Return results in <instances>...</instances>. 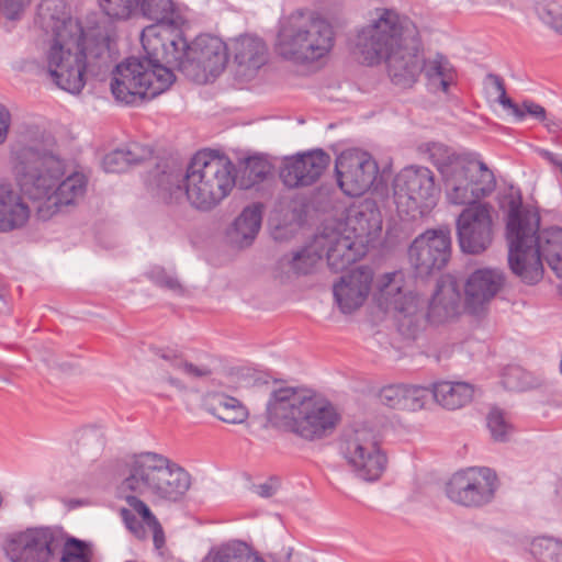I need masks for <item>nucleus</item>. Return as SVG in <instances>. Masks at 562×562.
Returning a JSON list of instances; mask_svg holds the SVG:
<instances>
[{"label": "nucleus", "instance_id": "5", "mask_svg": "<svg viewBox=\"0 0 562 562\" xmlns=\"http://www.w3.org/2000/svg\"><path fill=\"white\" fill-rule=\"evenodd\" d=\"M236 184V167L226 156L211 151L196 153L186 171L175 165H158L149 186L165 203H177L183 196L199 212L216 209Z\"/></svg>", "mask_w": 562, "mask_h": 562}, {"label": "nucleus", "instance_id": "33", "mask_svg": "<svg viewBox=\"0 0 562 562\" xmlns=\"http://www.w3.org/2000/svg\"><path fill=\"white\" fill-rule=\"evenodd\" d=\"M322 258L323 255L319 252L318 247H316V241L314 240L313 244L294 252L291 257H282L279 263L281 269L286 273L307 274L314 270Z\"/></svg>", "mask_w": 562, "mask_h": 562}, {"label": "nucleus", "instance_id": "7", "mask_svg": "<svg viewBox=\"0 0 562 562\" xmlns=\"http://www.w3.org/2000/svg\"><path fill=\"white\" fill-rule=\"evenodd\" d=\"M159 29L145 27L140 41L144 57H130L115 67L111 91L117 102L136 105L165 92L176 77L166 66Z\"/></svg>", "mask_w": 562, "mask_h": 562}, {"label": "nucleus", "instance_id": "44", "mask_svg": "<svg viewBox=\"0 0 562 562\" xmlns=\"http://www.w3.org/2000/svg\"><path fill=\"white\" fill-rule=\"evenodd\" d=\"M128 168L131 166L140 165L153 157V149L147 145L136 142L128 143L122 147Z\"/></svg>", "mask_w": 562, "mask_h": 562}, {"label": "nucleus", "instance_id": "2", "mask_svg": "<svg viewBox=\"0 0 562 562\" xmlns=\"http://www.w3.org/2000/svg\"><path fill=\"white\" fill-rule=\"evenodd\" d=\"M428 153L441 176L448 202L469 205L457 220L462 251L472 255L485 251L493 240V220L491 207L477 202L494 192V172L476 155L457 154L443 144H431Z\"/></svg>", "mask_w": 562, "mask_h": 562}, {"label": "nucleus", "instance_id": "8", "mask_svg": "<svg viewBox=\"0 0 562 562\" xmlns=\"http://www.w3.org/2000/svg\"><path fill=\"white\" fill-rule=\"evenodd\" d=\"M266 414L273 427L310 441L330 435L339 420V415L329 402L312 395L307 390L293 386L273 389Z\"/></svg>", "mask_w": 562, "mask_h": 562}, {"label": "nucleus", "instance_id": "4", "mask_svg": "<svg viewBox=\"0 0 562 562\" xmlns=\"http://www.w3.org/2000/svg\"><path fill=\"white\" fill-rule=\"evenodd\" d=\"M190 486V474L161 454L142 452L128 457L125 476L120 484V491L131 507L120 510L125 526L138 539L146 537L147 528L153 533L155 547L160 549L165 544L162 527L140 497L178 502Z\"/></svg>", "mask_w": 562, "mask_h": 562}, {"label": "nucleus", "instance_id": "32", "mask_svg": "<svg viewBox=\"0 0 562 562\" xmlns=\"http://www.w3.org/2000/svg\"><path fill=\"white\" fill-rule=\"evenodd\" d=\"M423 71L427 79L428 88L434 91L448 92L454 81V69L443 55L437 54L434 58L423 61Z\"/></svg>", "mask_w": 562, "mask_h": 562}, {"label": "nucleus", "instance_id": "55", "mask_svg": "<svg viewBox=\"0 0 562 562\" xmlns=\"http://www.w3.org/2000/svg\"><path fill=\"white\" fill-rule=\"evenodd\" d=\"M548 265L549 267L555 272L557 277L562 279V254L557 255L554 254V257L552 258V255L548 257Z\"/></svg>", "mask_w": 562, "mask_h": 562}, {"label": "nucleus", "instance_id": "23", "mask_svg": "<svg viewBox=\"0 0 562 562\" xmlns=\"http://www.w3.org/2000/svg\"><path fill=\"white\" fill-rule=\"evenodd\" d=\"M315 241L319 252L326 256L329 268L335 272L346 269L362 256L350 235L331 232L317 236Z\"/></svg>", "mask_w": 562, "mask_h": 562}, {"label": "nucleus", "instance_id": "54", "mask_svg": "<svg viewBox=\"0 0 562 562\" xmlns=\"http://www.w3.org/2000/svg\"><path fill=\"white\" fill-rule=\"evenodd\" d=\"M161 380L166 383H168L170 386L176 389L179 392H187L188 385L179 378L172 376L170 374H166L161 376Z\"/></svg>", "mask_w": 562, "mask_h": 562}, {"label": "nucleus", "instance_id": "30", "mask_svg": "<svg viewBox=\"0 0 562 562\" xmlns=\"http://www.w3.org/2000/svg\"><path fill=\"white\" fill-rule=\"evenodd\" d=\"M473 386L465 382L442 381L431 387L432 400L447 409H458L471 402Z\"/></svg>", "mask_w": 562, "mask_h": 562}, {"label": "nucleus", "instance_id": "40", "mask_svg": "<svg viewBox=\"0 0 562 562\" xmlns=\"http://www.w3.org/2000/svg\"><path fill=\"white\" fill-rule=\"evenodd\" d=\"M487 427L495 441H506L513 432V426L498 408H493L487 415Z\"/></svg>", "mask_w": 562, "mask_h": 562}, {"label": "nucleus", "instance_id": "26", "mask_svg": "<svg viewBox=\"0 0 562 562\" xmlns=\"http://www.w3.org/2000/svg\"><path fill=\"white\" fill-rule=\"evenodd\" d=\"M30 218V209L11 184H0V233L23 227Z\"/></svg>", "mask_w": 562, "mask_h": 562}, {"label": "nucleus", "instance_id": "25", "mask_svg": "<svg viewBox=\"0 0 562 562\" xmlns=\"http://www.w3.org/2000/svg\"><path fill=\"white\" fill-rule=\"evenodd\" d=\"M138 10L145 18L156 22L148 27L159 29L158 36L162 43L168 44L167 38L181 32L180 26L183 24V19L171 0H140Z\"/></svg>", "mask_w": 562, "mask_h": 562}, {"label": "nucleus", "instance_id": "57", "mask_svg": "<svg viewBox=\"0 0 562 562\" xmlns=\"http://www.w3.org/2000/svg\"><path fill=\"white\" fill-rule=\"evenodd\" d=\"M8 310L9 308H8V303L5 301V291L2 286H0V313H4Z\"/></svg>", "mask_w": 562, "mask_h": 562}, {"label": "nucleus", "instance_id": "10", "mask_svg": "<svg viewBox=\"0 0 562 562\" xmlns=\"http://www.w3.org/2000/svg\"><path fill=\"white\" fill-rule=\"evenodd\" d=\"M164 43L166 65L176 67L191 81L205 85L225 69L228 56L226 44L216 36L201 35L188 44L182 32Z\"/></svg>", "mask_w": 562, "mask_h": 562}, {"label": "nucleus", "instance_id": "41", "mask_svg": "<svg viewBox=\"0 0 562 562\" xmlns=\"http://www.w3.org/2000/svg\"><path fill=\"white\" fill-rule=\"evenodd\" d=\"M61 548L64 553L60 562H90L91 551L86 542L65 537Z\"/></svg>", "mask_w": 562, "mask_h": 562}, {"label": "nucleus", "instance_id": "36", "mask_svg": "<svg viewBox=\"0 0 562 562\" xmlns=\"http://www.w3.org/2000/svg\"><path fill=\"white\" fill-rule=\"evenodd\" d=\"M531 553L539 562H562V541L541 537L531 542Z\"/></svg>", "mask_w": 562, "mask_h": 562}, {"label": "nucleus", "instance_id": "11", "mask_svg": "<svg viewBox=\"0 0 562 562\" xmlns=\"http://www.w3.org/2000/svg\"><path fill=\"white\" fill-rule=\"evenodd\" d=\"M418 35L416 25L393 9H375V18L357 36V48L368 65H378L403 42Z\"/></svg>", "mask_w": 562, "mask_h": 562}, {"label": "nucleus", "instance_id": "56", "mask_svg": "<svg viewBox=\"0 0 562 562\" xmlns=\"http://www.w3.org/2000/svg\"><path fill=\"white\" fill-rule=\"evenodd\" d=\"M158 356L164 359L165 361L169 362L170 366L173 368V357H179L172 351H160Z\"/></svg>", "mask_w": 562, "mask_h": 562}, {"label": "nucleus", "instance_id": "6", "mask_svg": "<svg viewBox=\"0 0 562 562\" xmlns=\"http://www.w3.org/2000/svg\"><path fill=\"white\" fill-rule=\"evenodd\" d=\"M540 216L514 198L508 203L506 236L508 265L521 282L533 285L543 278L542 259L562 255V228L550 227L539 232Z\"/></svg>", "mask_w": 562, "mask_h": 562}, {"label": "nucleus", "instance_id": "48", "mask_svg": "<svg viewBox=\"0 0 562 562\" xmlns=\"http://www.w3.org/2000/svg\"><path fill=\"white\" fill-rule=\"evenodd\" d=\"M30 2L31 0H3L2 10L5 18L10 20L18 19Z\"/></svg>", "mask_w": 562, "mask_h": 562}, {"label": "nucleus", "instance_id": "18", "mask_svg": "<svg viewBox=\"0 0 562 562\" xmlns=\"http://www.w3.org/2000/svg\"><path fill=\"white\" fill-rule=\"evenodd\" d=\"M337 183L350 196L366 193L379 175L375 159L367 151L349 149L342 151L335 161Z\"/></svg>", "mask_w": 562, "mask_h": 562}, {"label": "nucleus", "instance_id": "15", "mask_svg": "<svg viewBox=\"0 0 562 562\" xmlns=\"http://www.w3.org/2000/svg\"><path fill=\"white\" fill-rule=\"evenodd\" d=\"M64 541L58 528L34 527L8 536L2 549L10 562H49Z\"/></svg>", "mask_w": 562, "mask_h": 562}, {"label": "nucleus", "instance_id": "49", "mask_svg": "<svg viewBox=\"0 0 562 562\" xmlns=\"http://www.w3.org/2000/svg\"><path fill=\"white\" fill-rule=\"evenodd\" d=\"M521 374L522 371L517 367L506 369L503 379L504 386L509 390H522L524 385L516 381Z\"/></svg>", "mask_w": 562, "mask_h": 562}, {"label": "nucleus", "instance_id": "16", "mask_svg": "<svg viewBox=\"0 0 562 562\" xmlns=\"http://www.w3.org/2000/svg\"><path fill=\"white\" fill-rule=\"evenodd\" d=\"M498 488L496 473L490 468H468L456 472L446 484V495L454 504L480 508L493 502Z\"/></svg>", "mask_w": 562, "mask_h": 562}, {"label": "nucleus", "instance_id": "35", "mask_svg": "<svg viewBox=\"0 0 562 562\" xmlns=\"http://www.w3.org/2000/svg\"><path fill=\"white\" fill-rule=\"evenodd\" d=\"M212 562H266L244 542L222 546L212 555Z\"/></svg>", "mask_w": 562, "mask_h": 562}, {"label": "nucleus", "instance_id": "14", "mask_svg": "<svg viewBox=\"0 0 562 562\" xmlns=\"http://www.w3.org/2000/svg\"><path fill=\"white\" fill-rule=\"evenodd\" d=\"M384 279L386 282L381 285V296L393 310L398 331L408 339H415L430 323L427 300L412 292L403 293L398 284L401 273H387Z\"/></svg>", "mask_w": 562, "mask_h": 562}, {"label": "nucleus", "instance_id": "52", "mask_svg": "<svg viewBox=\"0 0 562 562\" xmlns=\"http://www.w3.org/2000/svg\"><path fill=\"white\" fill-rule=\"evenodd\" d=\"M279 487V481L277 479H270L269 481L256 486V493L261 497H271L274 495Z\"/></svg>", "mask_w": 562, "mask_h": 562}, {"label": "nucleus", "instance_id": "19", "mask_svg": "<svg viewBox=\"0 0 562 562\" xmlns=\"http://www.w3.org/2000/svg\"><path fill=\"white\" fill-rule=\"evenodd\" d=\"M330 164V156L323 149H313L285 157L280 168V179L289 189L316 183Z\"/></svg>", "mask_w": 562, "mask_h": 562}, {"label": "nucleus", "instance_id": "1", "mask_svg": "<svg viewBox=\"0 0 562 562\" xmlns=\"http://www.w3.org/2000/svg\"><path fill=\"white\" fill-rule=\"evenodd\" d=\"M10 162L21 190L40 201L37 215L48 220L86 194L88 178L79 171L66 175V161L50 136L36 126H21L10 146Z\"/></svg>", "mask_w": 562, "mask_h": 562}, {"label": "nucleus", "instance_id": "45", "mask_svg": "<svg viewBox=\"0 0 562 562\" xmlns=\"http://www.w3.org/2000/svg\"><path fill=\"white\" fill-rule=\"evenodd\" d=\"M149 276H150V279L159 286L165 288L169 291H172L177 294L184 293V288L179 282V280L175 276L168 273L165 269L154 268L150 271Z\"/></svg>", "mask_w": 562, "mask_h": 562}, {"label": "nucleus", "instance_id": "27", "mask_svg": "<svg viewBox=\"0 0 562 562\" xmlns=\"http://www.w3.org/2000/svg\"><path fill=\"white\" fill-rule=\"evenodd\" d=\"M460 299L456 282L438 283L431 300H427L430 323L439 324L453 316L459 307Z\"/></svg>", "mask_w": 562, "mask_h": 562}, {"label": "nucleus", "instance_id": "31", "mask_svg": "<svg viewBox=\"0 0 562 562\" xmlns=\"http://www.w3.org/2000/svg\"><path fill=\"white\" fill-rule=\"evenodd\" d=\"M235 61L248 69H258L266 63L267 46L265 42L251 35H243L233 42Z\"/></svg>", "mask_w": 562, "mask_h": 562}, {"label": "nucleus", "instance_id": "12", "mask_svg": "<svg viewBox=\"0 0 562 562\" xmlns=\"http://www.w3.org/2000/svg\"><path fill=\"white\" fill-rule=\"evenodd\" d=\"M439 189L434 172L423 166L402 169L393 180V196L397 213L407 220H418L436 205Z\"/></svg>", "mask_w": 562, "mask_h": 562}, {"label": "nucleus", "instance_id": "22", "mask_svg": "<svg viewBox=\"0 0 562 562\" xmlns=\"http://www.w3.org/2000/svg\"><path fill=\"white\" fill-rule=\"evenodd\" d=\"M372 280L373 273L368 267H359L340 277L333 286V293L341 313L350 314L364 304Z\"/></svg>", "mask_w": 562, "mask_h": 562}, {"label": "nucleus", "instance_id": "50", "mask_svg": "<svg viewBox=\"0 0 562 562\" xmlns=\"http://www.w3.org/2000/svg\"><path fill=\"white\" fill-rule=\"evenodd\" d=\"M520 110L526 114L531 115L532 117L539 121H546V110L540 104H537L532 101H524L522 109Z\"/></svg>", "mask_w": 562, "mask_h": 562}, {"label": "nucleus", "instance_id": "28", "mask_svg": "<svg viewBox=\"0 0 562 562\" xmlns=\"http://www.w3.org/2000/svg\"><path fill=\"white\" fill-rule=\"evenodd\" d=\"M262 221V204L246 206L228 231L231 241L238 247L249 246L256 238Z\"/></svg>", "mask_w": 562, "mask_h": 562}, {"label": "nucleus", "instance_id": "46", "mask_svg": "<svg viewBox=\"0 0 562 562\" xmlns=\"http://www.w3.org/2000/svg\"><path fill=\"white\" fill-rule=\"evenodd\" d=\"M405 384L387 385L381 389L379 398L390 408L402 409Z\"/></svg>", "mask_w": 562, "mask_h": 562}, {"label": "nucleus", "instance_id": "17", "mask_svg": "<svg viewBox=\"0 0 562 562\" xmlns=\"http://www.w3.org/2000/svg\"><path fill=\"white\" fill-rule=\"evenodd\" d=\"M451 255L450 232L428 229L418 235L408 248V260L415 274L420 278L441 271Z\"/></svg>", "mask_w": 562, "mask_h": 562}, {"label": "nucleus", "instance_id": "9", "mask_svg": "<svg viewBox=\"0 0 562 562\" xmlns=\"http://www.w3.org/2000/svg\"><path fill=\"white\" fill-rule=\"evenodd\" d=\"M334 44L335 31L325 18L296 10L281 20L276 50L284 59L310 64L326 57Z\"/></svg>", "mask_w": 562, "mask_h": 562}, {"label": "nucleus", "instance_id": "20", "mask_svg": "<svg viewBox=\"0 0 562 562\" xmlns=\"http://www.w3.org/2000/svg\"><path fill=\"white\" fill-rule=\"evenodd\" d=\"M391 81L403 89L412 88L423 72L424 55L419 34L383 57Z\"/></svg>", "mask_w": 562, "mask_h": 562}, {"label": "nucleus", "instance_id": "39", "mask_svg": "<svg viewBox=\"0 0 562 562\" xmlns=\"http://www.w3.org/2000/svg\"><path fill=\"white\" fill-rule=\"evenodd\" d=\"M140 0H100L104 14L113 20H126L138 11Z\"/></svg>", "mask_w": 562, "mask_h": 562}, {"label": "nucleus", "instance_id": "21", "mask_svg": "<svg viewBox=\"0 0 562 562\" xmlns=\"http://www.w3.org/2000/svg\"><path fill=\"white\" fill-rule=\"evenodd\" d=\"M506 274L497 268H481L473 271L464 284L465 306L477 314L504 289Z\"/></svg>", "mask_w": 562, "mask_h": 562}, {"label": "nucleus", "instance_id": "24", "mask_svg": "<svg viewBox=\"0 0 562 562\" xmlns=\"http://www.w3.org/2000/svg\"><path fill=\"white\" fill-rule=\"evenodd\" d=\"M382 216L374 200L363 199L352 203L346 212V231L355 239H362L380 232Z\"/></svg>", "mask_w": 562, "mask_h": 562}, {"label": "nucleus", "instance_id": "53", "mask_svg": "<svg viewBox=\"0 0 562 562\" xmlns=\"http://www.w3.org/2000/svg\"><path fill=\"white\" fill-rule=\"evenodd\" d=\"M82 439H95L97 446L101 449L104 447L105 443L103 434H101L98 429L93 428L86 429L82 432Z\"/></svg>", "mask_w": 562, "mask_h": 562}, {"label": "nucleus", "instance_id": "43", "mask_svg": "<svg viewBox=\"0 0 562 562\" xmlns=\"http://www.w3.org/2000/svg\"><path fill=\"white\" fill-rule=\"evenodd\" d=\"M173 368L191 380H205L213 373L207 364L193 363L182 357H173Z\"/></svg>", "mask_w": 562, "mask_h": 562}, {"label": "nucleus", "instance_id": "37", "mask_svg": "<svg viewBox=\"0 0 562 562\" xmlns=\"http://www.w3.org/2000/svg\"><path fill=\"white\" fill-rule=\"evenodd\" d=\"M432 401L431 389L419 385H405L401 411L416 412Z\"/></svg>", "mask_w": 562, "mask_h": 562}, {"label": "nucleus", "instance_id": "47", "mask_svg": "<svg viewBox=\"0 0 562 562\" xmlns=\"http://www.w3.org/2000/svg\"><path fill=\"white\" fill-rule=\"evenodd\" d=\"M102 167L106 172H123L128 169L122 148L106 154L102 160Z\"/></svg>", "mask_w": 562, "mask_h": 562}, {"label": "nucleus", "instance_id": "38", "mask_svg": "<svg viewBox=\"0 0 562 562\" xmlns=\"http://www.w3.org/2000/svg\"><path fill=\"white\" fill-rule=\"evenodd\" d=\"M486 79L490 83V94L495 95L494 101L499 103L504 109L510 110L517 120H524L525 113L520 110V106L514 103L509 97H507L503 79L499 76L492 74H490Z\"/></svg>", "mask_w": 562, "mask_h": 562}, {"label": "nucleus", "instance_id": "13", "mask_svg": "<svg viewBox=\"0 0 562 562\" xmlns=\"http://www.w3.org/2000/svg\"><path fill=\"white\" fill-rule=\"evenodd\" d=\"M339 451L355 475L363 481H376L386 468V456L378 436L367 426L346 428L340 436Z\"/></svg>", "mask_w": 562, "mask_h": 562}, {"label": "nucleus", "instance_id": "51", "mask_svg": "<svg viewBox=\"0 0 562 562\" xmlns=\"http://www.w3.org/2000/svg\"><path fill=\"white\" fill-rule=\"evenodd\" d=\"M10 125L11 114L3 105L0 104V145L7 140Z\"/></svg>", "mask_w": 562, "mask_h": 562}, {"label": "nucleus", "instance_id": "29", "mask_svg": "<svg viewBox=\"0 0 562 562\" xmlns=\"http://www.w3.org/2000/svg\"><path fill=\"white\" fill-rule=\"evenodd\" d=\"M205 405L210 414L227 424H243L249 416L247 407L238 398L225 393L210 394Z\"/></svg>", "mask_w": 562, "mask_h": 562}, {"label": "nucleus", "instance_id": "42", "mask_svg": "<svg viewBox=\"0 0 562 562\" xmlns=\"http://www.w3.org/2000/svg\"><path fill=\"white\" fill-rule=\"evenodd\" d=\"M540 19L554 32L562 35V5L553 0L538 4Z\"/></svg>", "mask_w": 562, "mask_h": 562}, {"label": "nucleus", "instance_id": "3", "mask_svg": "<svg viewBox=\"0 0 562 562\" xmlns=\"http://www.w3.org/2000/svg\"><path fill=\"white\" fill-rule=\"evenodd\" d=\"M36 24L53 36L47 68L53 82L76 94L86 85V72L98 76L110 64L105 40L87 38L78 21L70 18L65 0H43Z\"/></svg>", "mask_w": 562, "mask_h": 562}, {"label": "nucleus", "instance_id": "34", "mask_svg": "<svg viewBox=\"0 0 562 562\" xmlns=\"http://www.w3.org/2000/svg\"><path fill=\"white\" fill-rule=\"evenodd\" d=\"M271 172V164L261 156H250L239 164L236 180L241 189H250L262 182Z\"/></svg>", "mask_w": 562, "mask_h": 562}, {"label": "nucleus", "instance_id": "58", "mask_svg": "<svg viewBox=\"0 0 562 562\" xmlns=\"http://www.w3.org/2000/svg\"><path fill=\"white\" fill-rule=\"evenodd\" d=\"M544 155H546L547 159H548L551 164H553V165H555V166H557V162H559V161H560V160L555 157V155H553L552 153L546 151V154H544Z\"/></svg>", "mask_w": 562, "mask_h": 562}]
</instances>
